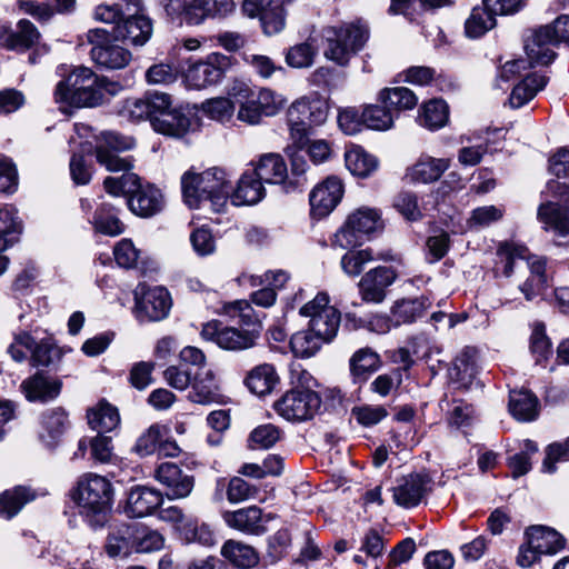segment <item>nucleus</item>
<instances>
[{
	"label": "nucleus",
	"instance_id": "nucleus-1",
	"mask_svg": "<svg viewBox=\"0 0 569 569\" xmlns=\"http://www.w3.org/2000/svg\"><path fill=\"white\" fill-rule=\"evenodd\" d=\"M121 90L118 82L97 76L90 68L80 66L70 71L54 89V101L61 109L99 107Z\"/></svg>",
	"mask_w": 569,
	"mask_h": 569
},
{
	"label": "nucleus",
	"instance_id": "nucleus-2",
	"mask_svg": "<svg viewBox=\"0 0 569 569\" xmlns=\"http://www.w3.org/2000/svg\"><path fill=\"white\" fill-rule=\"evenodd\" d=\"M181 188L189 208L209 207L213 212H222L228 206L231 182L224 169L212 167L200 173L184 172L181 177Z\"/></svg>",
	"mask_w": 569,
	"mask_h": 569
},
{
	"label": "nucleus",
	"instance_id": "nucleus-3",
	"mask_svg": "<svg viewBox=\"0 0 569 569\" xmlns=\"http://www.w3.org/2000/svg\"><path fill=\"white\" fill-rule=\"evenodd\" d=\"M329 100L319 92H310L296 99L288 108L289 139L297 150L307 143L311 127L322 126L329 116Z\"/></svg>",
	"mask_w": 569,
	"mask_h": 569
},
{
	"label": "nucleus",
	"instance_id": "nucleus-4",
	"mask_svg": "<svg viewBox=\"0 0 569 569\" xmlns=\"http://www.w3.org/2000/svg\"><path fill=\"white\" fill-rule=\"evenodd\" d=\"M229 96L234 99L238 106V120L248 124H258L264 117L278 114L287 99L268 88L254 90L243 82L234 83Z\"/></svg>",
	"mask_w": 569,
	"mask_h": 569
},
{
	"label": "nucleus",
	"instance_id": "nucleus-5",
	"mask_svg": "<svg viewBox=\"0 0 569 569\" xmlns=\"http://www.w3.org/2000/svg\"><path fill=\"white\" fill-rule=\"evenodd\" d=\"M221 312L237 321V327H223L219 347L226 350H244L256 346L262 326L248 301L237 300L222 306Z\"/></svg>",
	"mask_w": 569,
	"mask_h": 569
},
{
	"label": "nucleus",
	"instance_id": "nucleus-6",
	"mask_svg": "<svg viewBox=\"0 0 569 569\" xmlns=\"http://www.w3.org/2000/svg\"><path fill=\"white\" fill-rule=\"evenodd\" d=\"M163 378L169 386L177 390L183 391L190 388L187 398L193 403L209 406L224 401L220 381L211 369L197 370L192 376L187 369L170 366L163 371Z\"/></svg>",
	"mask_w": 569,
	"mask_h": 569
},
{
	"label": "nucleus",
	"instance_id": "nucleus-7",
	"mask_svg": "<svg viewBox=\"0 0 569 569\" xmlns=\"http://www.w3.org/2000/svg\"><path fill=\"white\" fill-rule=\"evenodd\" d=\"M113 488L111 482L97 473H86L78 481L73 492L80 513L92 526L101 525L111 508Z\"/></svg>",
	"mask_w": 569,
	"mask_h": 569
},
{
	"label": "nucleus",
	"instance_id": "nucleus-8",
	"mask_svg": "<svg viewBox=\"0 0 569 569\" xmlns=\"http://www.w3.org/2000/svg\"><path fill=\"white\" fill-rule=\"evenodd\" d=\"M327 47L325 57L339 66H346L368 39V29L360 22L328 27L323 30Z\"/></svg>",
	"mask_w": 569,
	"mask_h": 569
},
{
	"label": "nucleus",
	"instance_id": "nucleus-9",
	"mask_svg": "<svg viewBox=\"0 0 569 569\" xmlns=\"http://www.w3.org/2000/svg\"><path fill=\"white\" fill-rule=\"evenodd\" d=\"M381 212L376 208L360 207L352 211L333 236L332 244L341 249L358 246L366 236L382 230Z\"/></svg>",
	"mask_w": 569,
	"mask_h": 569
},
{
	"label": "nucleus",
	"instance_id": "nucleus-10",
	"mask_svg": "<svg viewBox=\"0 0 569 569\" xmlns=\"http://www.w3.org/2000/svg\"><path fill=\"white\" fill-rule=\"evenodd\" d=\"M569 41V16L562 14L552 23L539 28L526 43V53L530 66H547L555 59L552 47Z\"/></svg>",
	"mask_w": 569,
	"mask_h": 569
},
{
	"label": "nucleus",
	"instance_id": "nucleus-11",
	"mask_svg": "<svg viewBox=\"0 0 569 569\" xmlns=\"http://www.w3.org/2000/svg\"><path fill=\"white\" fill-rule=\"evenodd\" d=\"M299 315L309 319L307 327L328 340L332 341L337 336L341 315L335 306L330 305V298L326 292H319L306 302L299 309Z\"/></svg>",
	"mask_w": 569,
	"mask_h": 569
},
{
	"label": "nucleus",
	"instance_id": "nucleus-12",
	"mask_svg": "<svg viewBox=\"0 0 569 569\" xmlns=\"http://www.w3.org/2000/svg\"><path fill=\"white\" fill-rule=\"evenodd\" d=\"M526 247L513 243L503 242L497 250L499 263L502 264V274L510 277L516 268L527 267L537 284L548 283L546 274L547 260L543 257L529 256Z\"/></svg>",
	"mask_w": 569,
	"mask_h": 569
},
{
	"label": "nucleus",
	"instance_id": "nucleus-13",
	"mask_svg": "<svg viewBox=\"0 0 569 569\" xmlns=\"http://www.w3.org/2000/svg\"><path fill=\"white\" fill-rule=\"evenodd\" d=\"M231 64L230 57L219 52L210 53L204 60L189 66L184 73V82L190 89H206L221 81Z\"/></svg>",
	"mask_w": 569,
	"mask_h": 569
},
{
	"label": "nucleus",
	"instance_id": "nucleus-14",
	"mask_svg": "<svg viewBox=\"0 0 569 569\" xmlns=\"http://www.w3.org/2000/svg\"><path fill=\"white\" fill-rule=\"evenodd\" d=\"M321 399L310 389H292L287 391L276 403L279 416L288 421H306L318 411Z\"/></svg>",
	"mask_w": 569,
	"mask_h": 569
},
{
	"label": "nucleus",
	"instance_id": "nucleus-15",
	"mask_svg": "<svg viewBox=\"0 0 569 569\" xmlns=\"http://www.w3.org/2000/svg\"><path fill=\"white\" fill-rule=\"evenodd\" d=\"M134 315L141 321H160L164 319L171 308L169 292L162 287L146 289L139 284L134 290Z\"/></svg>",
	"mask_w": 569,
	"mask_h": 569
},
{
	"label": "nucleus",
	"instance_id": "nucleus-16",
	"mask_svg": "<svg viewBox=\"0 0 569 569\" xmlns=\"http://www.w3.org/2000/svg\"><path fill=\"white\" fill-rule=\"evenodd\" d=\"M133 139L117 132H102L97 144V160L109 171H129L132 164L128 158L118 156V152L132 148Z\"/></svg>",
	"mask_w": 569,
	"mask_h": 569
},
{
	"label": "nucleus",
	"instance_id": "nucleus-17",
	"mask_svg": "<svg viewBox=\"0 0 569 569\" xmlns=\"http://www.w3.org/2000/svg\"><path fill=\"white\" fill-rule=\"evenodd\" d=\"M292 0H244L243 12L250 18H259L263 32L279 33L286 24L283 6Z\"/></svg>",
	"mask_w": 569,
	"mask_h": 569
},
{
	"label": "nucleus",
	"instance_id": "nucleus-18",
	"mask_svg": "<svg viewBox=\"0 0 569 569\" xmlns=\"http://www.w3.org/2000/svg\"><path fill=\"white\" fill-rule=\"evenodd\" d=\"M432 480L428 475L410 473L397 480L392 488L395 503L403 508L418 506L431 491Z\"/></svg>",
	"mask_w": 569,
	"mask_h": 569
},
{
	"label": "nucleus",
	"instance_id": "nucleus-19",
	"mask_svg": "<svg viewBox=\"0 0 569 569\" xmlns=\"http://www.w3.org/2000/svg\"><path fill=\"white\" fill-rule=\"evenodd\" d=\"M343 192V183L336 176L318 183L309 196L312 214L319 218L328 216L341 201Z\"/></svg>",
	"mask_w": 569,
	"mask_h": 569
},
{
	"label": "nucleus",
	"instance_id": "nucleus-20",
	"mask_svg": "<svg viewBox=\"0 0 569 569\" xmlns=\"http://www.w3.org/2000/svg\"><path fill=\"white\" fill-rule=\"evenodd\" d=\"M154 478L167 488L170 499L188 497L194 486L193 477L187 475L173 462H163L154 470Z\"/></svg>",
	"mask_w": 569,
	"mask_h": 569
},
{
	"label": "nucleus",
	"instance_id": "nucleus-21",
	"mask_svg": "<svg viewBox=\"0 0 569 569\" xmlns=\"http://www.w3.org/2000/svg\"><path fill=\"white\" fill-rule=\"evenodd\" d=\"M132 196L128 199L132 213L148 218L159 213L164 207V197L153 184H142L140 181L133 186Z\"/></svg>",
	"mask_w": 569,
	"mask_h": 569
},
{
	"label": "nucleus",
	"instance_id": "nucleus-22",
	"mask_svg": "<svg viewBox=\"0 0 569 569\" xmlns=\"http://www.w3.org/2000/svg\"><path fill=\"white\" fill-rule=\"evenodd\" d=\"M40 32L36 26L27 19L17 23L16 30L9 26H0V47L12 51H26L38 43Z\"/></svg>",
	"mask_w": 569,
	"mask_h": 569
},
{
	"label": "nucleus",
	"instance_id": "nucleus-23",
	"mask_svg": "<svg viewBox=\"0 0 569 569\" xmlns=\"http://www.w3.org/2000/svg\"><path fill=\"white\" fill-rule=\"evenodd\" d=\"M396 272L387 267H378L367 272L359 286L365 301L379 303L386 298V289L396 279Z\"/></svg>",
	"mask_w": 569,
	"mask_h": 569
},
{
	"label": "nucleus",
	"instance_id": "nucleus-24",
	"mask_svg": "<svg viewBox=\"0 0 569 569\" xmlns=\"http://www.w3.org/2000/svg\"><path fill=\"white\" fill-rule=\"evenodd\" d=\"M162 493L153 488L137 486L129 491L126 513L131 518H142L151 515L162 503Z\"/></svg>",
	"mask_w": 569,
	"mask_h": 569
},
{
	"label": "nucleus",
	"instance_id": "nucleus-25",
	"mask_svg": "<svg viewBox=\"0 0 569 569\" xmlns=\"http://www.w3.org/2000/svg\"><path fill=\"white\" fill-rule=\"evenodd\" d=\"M114 37L126 43L141 47L151 38V20L143 14H133L114 28Z\"/></svg>",
	"mask_w": 569,
	"mask_h": 569
},
{
	"label": "nucleus",
	"instance_id": "nucleus-26",
	"mask_svg": "<svg viewBox=\"0 0 569 569\" xmlns=\"http://www.w3.org/2000/svg\"><path fill=\"white\" fill-rule=\"evenodd\" d=\"M197 126L198 122L191 114L172 108L162 113V117H156L153 120V129L157 132L176 138L193 131Z\"/></svg>",
	"mask_w": 569,
	"mask_h": 569
},
{
	"label": "nucleus",
	"instance_id": "nucleus-27",
	"mask_svg": "<svg viewBox=\"0 0 569 569\" xmlns=\"http://www.w3.org/2000/svg\"><path fill=\"white\" fill-rule=\"evenodd\" d=\"M449 158L420 157L407 169L406 178L412 183H431L437 181L450 167Z\"/></svg>",
	"mask_w": 569,
	"mask_h": 569
},
{
	"label": "nucleus",
	"instance_id": "nucleus-28",
	"mask_svg": "<svg viewBox=\"0 0 569 569\" xmlns=\"http://www.w3.org/2000/svg\"><path fill=\"white\" fill-rule=\"evenodd\" d=\"M20 390L30 402H47L58 397L61 382L37 372L21 382Z\"/></svg>",
	"mask_w": 569,
	"mask_h": 569
},
{
	"label": "nucleus",
	"instance_id": "nucleus-29",
	"mask_svg": "<svg viewBox=\"0 0 569 569\" xmlns=\"http://www.w3.org/2000/svg\"><path fill=\"white\" fill-rule=\"evenodd\" d=\"M264 197L263 182L251 171H244L236 189L230 191V200L234 206H253Z\"/></svg>",
	"mask_w": 569,
	"mask_h": 569
},
{
	"label": "nucleus",
	"instance_id": "nucleus-30",
	"mask_svg": "<svg viewBox=\"0 0 569 569\" xmlns=\"http://www.w3.org/2000/svg\"><path fill=\"white\" fill-rule=\"evenodd\" d=\"M537 218L546 231L558 236L569 234V208L557 202L547 201L538 207Z\"/></svg>",
	"mask_w": 569,
	"mask_h": 569
},
{
	"label": "nucleus",
	"instance_id": "nucleus-31",
	"mask_svg": "<svg viewBox=\"0 0 569 569\" xmlns=\"http://www.w3.org/2000/svg\"><path fill=\"white\" fill-rule=\"evenodd\" d=\"M236 9L233 0H191L189 24L199 26L209 18H224Z\"/></svg>",
	"mask_w": 569,
	"mask_h": 569
},
{
	"label": "nucleus",
	"instance_id": "nucleus-32",
	"mask_svg": "<svg viewBox=\"0 0 569 569\" xmlns=\"http://www.w3.org/2000/svg\"><path fill=\"white\" fill-rule=\"evenodd\" d=\"M223 519L229 527L246 533L261 535L266 531L262 525V511L256 506L226 512Z\"/></svg>",
	"mask_w": 569,
	"mask_h": 569
},
{
	"label": "nucleus",
	"instance_id": "nucleus-33",
	"mask_svg": "<svg viewBox=\"0 0 569 569\" xmlns=\"http://www.w3.org/2000/svg\"><path fill=\"white\" fill-rule=\"evenodd\" d=\"M530 546L540 555H553L562 550L565 538L555 529L545 526L530 527L526 532Z\"/></svg>",
	"mask_w": 569,
	"mask_h": 569
},
{
	"label": "nucleus",
	"instance_id": "nucleus-34",
	"mask_svg": "<svg viewBox=\"0 0 569 569\" xmlns=\"http://www.w3.org/2000/svg\"><path fill=\"white\" fill-rule=\"evenodd\" d=\"M90 54L97 64L110 70L127 67L132 58L129 50L113 43H110L107 47L92 48Z\"/></svg>",
	"mask_w": 569,
	"mask_h": 569
},
{
	"label": "nucleus",
	"instance_id": "nucleus-35",
	"mask_svg": "<svg viewBox=\"0 0 569 569\" xmlns=\"http://www.w3.org/2000/svg\"><path fill=\"white\" fill-rule=\"evenodd\" d=\"M378 101L393 113L412 110L418 103V98L406 87H393L380 90Z\"/></svg>",
	"mask_w": 569,
	"mask_h": 569
},
{
	"label": "nucleus",
	"instance_id": "nucleus-36",
	"mask_svg": "<svg viewBox=\"0 0 569 569\" xmlns=\"http://www.w3.org/2000/svg\"><path fill=\"white\" fill-rule=\"evenodd\" d=\"M538 398L528 390H512L509 411L519 421H532L538 416Z\"/></svg>",
	"mask_w": 569,
	"mask_h": 569
},
{
	"label": "nucleus",
	"instance_id": "nucleus-37",
	"mask_svg": "<svg viewBox=\"0 0 569 569\" xmlns=\"http://www.w3.org/2000/svg\"><path fill=\"white\" fill-rule=\"evenodd\" d=\"M87 418L90 428L99 433L110 432L120 423L117 408L106 401H100L90 408Z\"/></svg>",
	"mask_w": 569,
	"mask_h": 569
},
{
	"label": "nucleus",
	"instance_id": "nucleus-38",
	"mask_svg": "<svg viewBox=\"0 0 569 569\" xmlns=\"http://www.w3.org/2000/svg\"><path fill=\"white\" fill-rule=\"evenodd\" d=\"M251 171L266 183H281L287 178V166L276 153L262 156Z\"/></svg>",
	"mask_w": 569,
	"mask_h": 569
},
{
	"label": "nucleus",
	"instance_id": "nucleus-39",
	"mask_svg": "<svg viewBox=\"0 0 569 569\" xmlns=\"http://www.w3.org/2000/svg\"><path fill=\"white\" fill-rule=\"evenodd\" d=\"M476 353L473 348H465L455 359L449 369L450 379L467 388L476 376Z\"/></svg>",
	"mask_w": 569,
	"mask_h": 569
},
{
	"label": "nucleus",
	"instance_id": "nucleus-40",
	"mask_svg": "<svg viewBox=\"0 0 569 569\" xmlns=\"http://www.w3.org/2000/svg\"><path fill=\"white\" fill-rule=\"evenodd\" d=\"M279 381L273 366L263 363L253 368L246 378L249 390L257 396L270 393Z\"/></svg>",
	"mask_w": 569,
	"mask_h": 569
},
{
	"label": "nucleus",
	"instance_id": "nucleus-41",
	"mask_svg": "<svg viewBox=\"0 0 569 569\" xmlns=\"http://www.w3.org/2000/svg\"><path fill=\"white\" fill-rule=\"evenodd\" d=\"M221 556L236 567L248 569L258 565L259 556L253 547L237 540H228L221 548Z\"/></svg>",
	"mask_w": 569,
	"mask_h": 569
},
{
	"label": "nucleus",
	"instance_id": "nucleus-42",
	"mask_svg": "<svg viewBox=\"0 0 569 569\" xmlns=\"http://www.w3.org/2000/svg\"><path fill=\"white\" fill-rule=\"evenodd\" d=\"M331 341L307 327V329L292 335L290 347L297 357L310 358L315 356L323 345Z\"/></svg>",
	"mask_w": 569,
	"mask_h": 569
},
{
	"label": "nucleus",
	"instance_id": "nucleus-43",
	"mask_svg": "<svg viewBox=\"0 0 569 569\" xmlns=\"http://www.w3.org/2000/svg\"><path fill=\"white\" fill-rule=\"evenodd\" d=\"M431 302L428 297L421 296L415 299H403L398 301L392 308V317L397 326L401 323H411L421 318L430 308Z\"/></svg>",
	"mask_w": 569,
	"mask_h": 569
},
{
	"label": "nucleus",
	"instance_id": "nucleus-44",
	"mask_svg": "<svg viewBox=\"0 0 569 569\" xmlns=\"http://www.w3.org/2000/svg\"><path fill=\"white\" fill-rule=\"evenodd\" d=\"M547 84V78L541 74L532 73L527 76L513 89L509 98L512 108H521L528 101L533 99L538 91Z\"/></svg>",
	"mask_w": 569,
	"mask_h": 569
},
{
	"label": "nucleus",
	"instance_id": "nucleus-45",
	"mask_svg": "<svg viewBox=\"0 0 569 569\" xmlns=\"http://www.w3.org/2000/svg\"><path fill=\"white\" fill-rule=\"evenodd\" d=\"M347 169L357 177L366 178L378 168V160L361 147H352L345 153Z\"/></svg>",
	"mask_w": 569,
	"mask_h": 569
},
{
	"label": "nucleus",
	"instance_id": "nucleus-46",
	"mask_svg": "<svg viewBox=\"0 0 569 569\" xmlns=\"http://www.w3.org/2000/svg\"><path fill=\"white\" fill-rule=\"evenodd\" d=\"M420 124L429 130H438L449 121V107L442 99H431L421 107Z\"/></svg>",
	"mask_w": 569,
	"mask_h": 569
},
{
	"label": "nucleus",
	"instance_id": "nucleus-47",
	"mask_svg": "<svg viewBox=\"0 0 569 569\" xmlns=\"http://www.w3.org/2000/svg\"><path fill=\"white\" fill-rule=\"evenodd\" d=\"M36 495L26 487H16L0 496V516L6 519L14 517L26 503L32 501Z\"/></svg>",
	"mask_w": 569,
	"mask_h": 569
},
{
	"label": "nucleus",
	"instance_id": "nucleus-48",
	"mask_svg": "<svg viewBox=\"0 0 569 569\" xmlns=\"http://www.w3.org/2000/svg\"><path fill=\"white\" fill-rule=\"evenodd\" d=\"M94 230L110 237H116L124 231V224L111 204L103 203L97 209L93 220Z\"/></svg>",
	"mask_w": 569,
	"mask_h": 569
},
{
	"label": "nucleus",
	"instance_id": "nucleus-49",
	"mask_svg": "<svg viewBox=\"0 0 569 569\" xmlns=\"http://www.w3.org/2000/svg\"><path fill=\"white\" fill-rule=\"evenodd\" d=\"M22 231L21 221L13 208L0 209V249L10 248L17 240V234Z\"/></svg>",
	"mask_w": 569,
	"mask_h": 569
},
{
	"label": "nucleus",
	"instance_id": "nucleus-50",
	"mask_svg": "<svg viewBox=\"0 0 569 569\" xmlns=\"http://www.w3.org/2000/svg\"><path fill=\"white\" fill-rule=\"evenodd\" d=\"M495 14L483 7L472 9L465 23L466 34L469 38H479L496 26Z\"/></svg>",
	"mask_w": 569,
	"mask_h": 569
},
{
	"label": "nucleus",
	"instance_id": "nucleus-51",
	"mask_svg": "<svg viewBox=\"0 0 569 569\" xmlns=\"http://www.w3.org/2000/svg\"><path fill=\"white\" fill-rule=\"evenodd\" d=\"M167 427L154 423L142 432L136 441L133 451L140 457H148L158 452L161 439L167 435Z\"/></svg>",
	"mask_w": 569,
	"mask_h": 569
},
{
	"label": "nucleus",
	"instance_id": "nucleus-52",
	"mask_svg": "<svg viewBox=\"0 0 569 569\" xmlns=\"http://www.w3.org/2000/svg\"><path fill=\"white\" fill-rule=\"evenodd\" d=\"M132 529L129 526L119 528L108 536L106 552L109 557H127L133 552Z\"/></svg>",
	"mask_w": 569,
	"mask_h": 569
},
{
	"label": "nucleus",
	"instance_id": "nucleus-53",
	"mask_svg": "<svg viewBox=\"0 0 569 569\" xmlns=\"http://www.w3.org/2000/svg\"><path fill=\"white\" fill-rule=\"evenodd\" d=\"M363 124L373 130H388L392 128L395 116L393 113L382 106L368 104L361 112Z\"/></svg>",
	"mask_w": 569,
	"mask_h": 569
},
{
	"label": "nucleus",
	"instance_id": "nucleus-54",
	"mask_svg": "<svg viewBox=\"0 0 569 569\" xmlns=\"http://www.w3.org/2000/svg\"><path fill=\"white\" fill-rule=\"evenodd\" d=\"M380 358L370 348L359 349L350 359V370L355 377L361 378L379 368Z\"/></svg>",
	"mask_w": 569,
	"mask_h": 569
},
{
	"label": "nucleus",
	"instance_id": "nucleus-55",
	"mask_svg": "<svg viewBox=\"0 0 569 569\" xmlns=\"http://www.w3.org/2000/svg\"><path fill=\"white\" fill-rule=\"evenodd\" d=\"M236 106L234 99L218 97L202 102L200 109L210 119L223 122L231 119Z\"/></svg>",
	"mask_w": 569,
	"mask_h": 569
},
{
	"label": "nucleus",
	"instance_id": "nucleus-56",
	"mask_svg": "<svg viewBox=\"0 0 569 569\" xmlns=\"http://www.w3.org/2000/svg\"><path fill=\"white\" fill-rule=\"evenodd\" d=\"M450 0H391L389 11L393 14L412 17L427 6L437 8L449 3Z\"/></svg>",
	"mask_w": 569,
	"mask_h": 569
},
{
	"label": "nucleus",
	"instance_id": "nucleus-57",
	"mask_svg": "<svg viewBox=\"0 0 569 569\" xmlns=\"http://www.w3.org/2000/svg\"><path fill=\"white\" fill-rule=\"evenodd\" d=\"M317 49L310 42L296 44L287 51L286 62L297 69L309 68L313 63Z\"/></svg>",
	"mask_w": 569,
	"mask_h": 569
},
{
	"label": "nucleus",
	"instance_id": "nucleus-58",
	"mask_svg": "<svg viewBox=\"0 0 569 569\" xmlns=\"http://www.w3.org/2000/svg\"><path fill=\"white\" fill-rule=\"evenodd\" d=\"M133 551L151 552L163 547V538L158 531L149 529L132 530Z\"/></svg>",
	"mask_w": 569,
	"mask_h": 569
},
{
	"label": "nucleus",
	"instance_id": "nucleus-59",
	"mask_svg": "<svg viewBox=\"0 0 569 569\" xmlns=\"http://www.w3.org/2000/svg\"><path fill=\"white\" fill-rule=\"evenodd\" d=\"M372 260L373 254L370 249L349 251L341 259V268L348 276L356 277Z\"/></svg>",
	"mask_w": 569,
	"mask_h": 569
},
{
	"label": "nucleus",
	"instance_id": "nucleus-60",
	"mask_svg": "<svg viewBox=\"0 0 569 569\" xmlns=\"http://www.w3.org/2000/svg\"><path fill=\"white\" fill-rule=\"evenodd\" d=\"M91 458L101 463H110L114 459L112 438L98 433L89 439Z\"/></svg>",
	"mask_w": 569,
	"mask_h": 569
},
{
	"label": "nucleus",
	"instance_id": "nucleus-61",
	"mask_svg": "<svg viewBox=\"0 0 569 569\" xmlns=\"http://www.w3.org/2000/svg\"><path fill=\"white\" fill-rule=\"evenodd\" d=\"M280 439V430L270 423L261 425L253 429L250 433V447L268 449Z\"/></svg>",
	"mask_w": 569,
	"mask_h": 569
},
{
	"label": "nucleus",
	"instance_id": "nucleus-62",
	"mask_svg": "<svg viewBox=\"0 0 569 569\" xmlns=\"http://www.w3.org/2000/svg\"><path fill=\"white\" fill-rule=\"evenodd\" d=\"M258 489L240 477H232L227 486V499L231 503H239L257 496Z\"/></svg>",
	"mask_w": 569,
	"mask_h": 569
},
{
	"label": "nucleus",
	"instance_id": "nucleus-63",
	"mask_svg": "<svg viewBox=\"0 0 569 569\" xmlns=\"http://www.w3.org/2000/svg\"><path fill=\"white\" fill-rule=\"evenodd\" d=\"M505 210L502 207L483 206L472 210L468 223L472 228H485L502 219Z\"/></svg>",
	"mask_w": 569,
	"mask_h": 569
},
{
	"label": "nucleus",
	"instance_id": "nucleus-64",
	"mask_svg": "<svg viewBox=\"0 0 569 569\" xmlns=\"http://www.w3.org/2000/svg\"><path fill=\"white\" fill-rule=\"evenodd\" d=\"M569 461V440L555 442L546 448V457L542 462V471L553 473L557 462Z\"/></svg>",
	"mask_w": 569,
	"mask_h": 569
}]
</instances>
